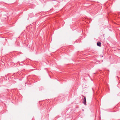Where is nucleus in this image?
<instances>
[{
    "instance_id": "f257e3e1",
    "label": "nucleus",
    "mask_w": 120,
    "mask_h": 120,
    "mask_svg": "<svg viewBox=\"0 0 120 120\" xmlns=\"http://www.w3.org/2000/svg\"><path fill=\"white\" fill-rule=\"evenodd\" d=\"M82 96L84 98H82V99L83 100V103L85 105H86V97L85 96H83V95H82Z\"/></svg>"
},
{
    "instance_id": "f03ea898",
    "label": "nucleus",
    "mask_w": 120,
    "mask_h": 120,
    "mask_svg": "<svg viewBox=\"0 0 120 120\" xmlns=\"http://www.w3.org/2000/svg\"><path fill=\"white\" fill-rule=\"evenodd\" d=\"M97 45L99 47H100L101 46V43L100 42H98L97 43Z\"/></svg>"
}]
</instances>
